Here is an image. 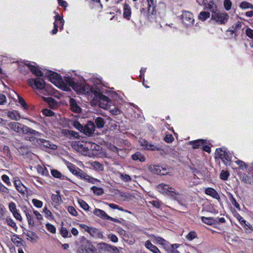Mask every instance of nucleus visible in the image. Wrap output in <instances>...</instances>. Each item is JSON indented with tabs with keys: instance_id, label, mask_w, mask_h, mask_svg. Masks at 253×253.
I'll list each match as a JSON object with an SVG mask.
<instances>
[{
	"instance_id": "obj_6",
	"label": "nucleus",
	"mask_w": 253,
	"mask_h": 253,
	"mask_svg": "<svg viewBox=\"0 0 253 253\" xmlns=\"http://www.w3.org/2000/svg\"><path fill=\"white\" fill-rule=\"evenodd\" d=\"M72 148L77 151H78L85 155H87L86 142L77 141L74 142L72 144Z\"/></svg>"
},
{
	"instance_id": "obj_3",
	"label": "nucleus",
	"mask_w": 253,
	"mask_h": 253,
	"mask_svg": "<svg viewBox=\"0 0 253 253\" xmlns=\"http://www.w3.org/2000/svg\"><path fill=\"white\" fill-rule=\"evenodd\" d=\"M90 91L93 95V102L98 103L100 107L105 109H107L109 103L108 97L98 91L93 90L92 88L90 89Z\"/></svg>"
},
{
	"instance_id": "obj_20",
	"label": "nucleus",
	"mask_w": 253,
	"mask_h": 253,
	"mask_svg": "<svg viewBox=\"0 0 253 253\" xmlns=\"http://www.w3.org/2000/svg\"><path fill=\"white\" fill-rule=\"evenodd\" d=\"M93 213L96 216L104 219H108L109 216L103 210L98 209H95Z\"/></svg>"
},
{
	"instance_id": "obj_21",
	"label": "nucleus",
	"mask_w": 253,
	"mask_h": 253,
	"mask_svg": "<svg viewBox=\"0 0 253 253\" xmlns=\"http://www.w3.org/2000/svg\"><path fill=\"white\" fill-rule=\"evenodd\" d=\"M146 248L150 250L153 253H161L158 248L153 245L149 240H147L145 244Z\"/></svg>"
},
{
	"instance_id": "obj_16",
	"label": "nucleus",
	"mask_w": 253,
	"mask_h": 253,
	"mask_svg": "<svg viewBox=\"0 0 253 253\" xmlns=\"http://www.w3.org/2000/svg\"><path fill=\"white\" fill-rule=\"evenodd\" d=\"M141 145L145 147L147 150H150L152 151H158L160 148L157 146L149 143L147 141L143 140L141 142Z\"/></svg>"
},
{
	"instance_id": "obj_32",
	"label": "nucleus",
	"mask_w": 253,
	"mask_h": 253,
	"mask_svg": "<svg viewBox=\"0 0 253 253\" xmlns=\"http://www.w3.org/2000/svg\"><path fill=\"white\" fill-rule=\"evenodd\" d=\"M51 173L53 176L60 178L61 179H64L67 178L65 176L62 175L61 173L56 169H52L51 170Z\"/></svg>"
},
{
	"instance_id": "obj_43",
	"label": "nucleus",
	"mask_w": 253,
	"mask_h": 253,
	"mask_svg": "<svg viewBox=\"0 0 253 253\" xmlns=\"http://www.w3.org/2000/svg\"><path fill=\"white\" fill-rule=\"evenodd\" d=\"M68 169L74 175H76L77 174H79L77 170H79V169L78 168H76L74 165L70 164L69 166H67Z\"/></svg>"
},
{
	"instance_id": "obj_56",
	"label": "nucleus",
	"mask_w": 253,
	"mask_h": 253,
	"mask_svg": "<svg viewBox=\"0 0 253 253\" xmlns=\"http://www.w3.org/2000/svg\"><path fill=\"white\" fill-rule=\"evenodd\" d=\"M196 237V233L195 231H191L186 236V238L191 241Z\"/></svg>"
},
{
	"instance_id": "obj_39",
	"label": "nucleus",
	"mask_w": 253,
	"mask_h": 253,
	"mask_svg": "<svg viewBox=\"0 0 253 253\" xmlns=\"http://www.w3.org/2000/svg\"><path fill=\"white\" fill-rule=\"evenodd\" d=\"M60 233L63 238H70L71 237V234H69L67 229L64 227H62L60 229Z\"/></svg>"
},
{
	"instance_id": "obj_58",
	"label": "nucleus",
	"mask_w": 253,
	"mask_h": 253,
	"mask_svg": "<svg viewBox=\"0 0 253 253\" xmlns=\"http://www.w3.org/2000/svg\"><path fill=\"white\" fill-rule=\"evenodd\" d=\"M1 179L7 185L10 186L11 185V182L9 180V177L6 175H2L1 176Z\"/></svg>"
},
{
	"instance_id": "obj_52",
	"label": "nucleus",
	"mask_w": 253,
	"mask_h": 253,
	"mask_svg": "<svg viewBox=\"0 0 253 253\" xmlns=\"http://www.w3.org/2000/svg\"><path fill=\"white\" fill-rule=\"evenodd\" d=\"M242 24L240 21H238L235 23L231 28L233 29V31H237L241 27Z\"/></svg>"
},
{
	"instance_id": "obj_13",
	"label": "nucleus",
	"mask_w": 253,
	"mask_h": 253,
	"mask_svg": "<svg viewBox=\"0 0 253 253\" xmlns=\"http://www.w3.org/2000/svg\"><path fill=\"white\" fill-rule=\"evenodd\" d=\"M89 234L94 238L103 239L104 238L103 233L95 228L92 227Z\"/></svg>"
},
{
	"instance_id": "obj_37",
	"label": "nucleus",
	"mask_w": 253,
	"mask_h": 253,
	"mask_svg": "<svg viewBox=\"0 0 253 253\" xmlns=\"http://www.w3.org/2000/svg\"><path fill=\"white\" fill-rule=\"evenodd\" d=\"M37 132L38 134H27L28 135H30V136H26L25 137L26 140H29L30 141H34L36 139V137L40 136L41 135V133H40L39 132L37 131Z\"/></svg>"
},
{
	"instance_id": "obj_38",
	"label": "nucleus",
	"mask_w": 253,
	"mask_h": 253,
	"mask_svg": "<svg viewBox=\"0 0 253 253\" xmlns=\"http://www.w3.org/2000/svg\"><path fill=\"white\" fill-rule=\"evenodd\" d=\"M79 174H77L76 175L80 177L81 178H83L88 180H90V178L91 177L88 175L86 173L84 172L81 169H79V170H77Z\"/></svg>"
},
{
	"instance_id": "obj_10",
	"label": "nucleus",
	"mask_w": 253,
	"mask_h": 253,
	"mask_svg": "<svg viewBox=\"0 0 253 253\" xmlns=\"http://www.w3.org/2000/svg\"><path fill=\"white\" fill-rule=\"evenodd\" d=\"M37 141L39 144L45 148H49L52 150H56L57 148V146L56 145L44 139L40 138Z\"/></svg>"
},
{
	"instance_id": "obj_29",
	"label": "nucleus",
	"mask_w": 253,
	"mask_h": 253,
	"mask_svg": "<svg viewBox=\"0 0 253 253\" xmlns=\"http://www.w3.org/2000/svg\"><path fill=\"white\" fill-rule=\"evenodd\" d=\"M131 14L130 8L128 4L125 3L124 6V13L123 15L125 18L129 19Z\"/></svg>"
},
{
	"instance_id": "obj_28",
	"label": "nucleus",
	"mask_w": 253,
	"mask_h": 253,
	"mask_svg": "<svg viewBox=\"0 0 253 253\" xmlns=\"http://www.w3.org/2000/svg\"><path fill=\"white\" fill-rule=\"evenodd\" d=\"M148 169L153 173L161 174V168L159 166H149Z\"/></svg>"
},
{
	"instance_id": "obj_53",
	"label": "nucleus",
	"mask_w": 253,
	"mask_h": 253,
	"mask_svg": "<svg viewBox=\"0 0 253 253\" xmlns=\"http://www.w3.org/2000/svg\"><path fill=\"white\" fill-rule=\"evenodd\" d=\"M9 209L10 211L13 213L17 211L16 209V205L13 202H11L9 204Z\"/></svg>"
},
{
	"instance_id": "obj_15",
	"label": "nucleus",
	"mask_w": 253,
	"mask_h": 253,
	"mask_svg": "<svg viewBox=\"0 0 253 253\" xmlns=\"http://www.w3.org/2000/svg\"><path fill=\"white\" fill-rule=\"evenodd\" d=\"M207 195H209L212 198L219 201L220 197L218 192L212 188H207Z\"/></svg>"
},
{
	"instance_id": "obj_27",
	"label": "nucleus",
	"mask_w": 253,
	"mask_h": 253,
	"mask_svg": "<svg viewBox=\"0 0 253 253\" xmlns=\"http://www.w3.org/2000/svg\"><path fill=\"white\" fill-rule=\"evenodd\" d=\"M111 245L105 243H100L97 244L98 249L104 252H109L111 248Z\"/></svg>"
},
{
	"instance_id": "obj_11",
	"label": "nucleus",
	"mask_w": 253,
	"mask_h": 253,
	"mask_svg": "<svg viewBox=\"0 0 253 253\" xmlns=\"http://www.w3.org/2000/svg\"><path fill=\"white\" fill-rule=\"evenodd\" d=\"M204 139H198L195 141H190V144L191 145L194 149L199 148L202 147L203 151H206V144Z\"/></svg>"
},
{
	"instance_id": "obj_45",
	"label": "nucleus",
	"mask_w": 253,
	"mask_h": 253,
	"mask_svg": "<svg viewBox=\"0 0 253 253\" xmlns=\"http://www.w3.org/2000/svg\"><path fill=\"white\" fill-rule=\"evenodd\" d=\"M229 176V173L226 170H222L220 174V177L221 179L226 180Z\"/></svg>"
},
{
	"instance_id": "obj_54",
	"label": "nucleus",
	"mask_w": 253,
	"mask_h": 253,
	"mask_svg": "<svg viewBox=\"0 0 253 253\" xmlns=\"http://www.w3.org/2000/svg\"><path fill=\"white\" fill-rule=\"evenodd\" d=\"M42 112L43 114L46 116H52L54 114L53 112L47 109H43Z\"/></svg>"
},
{
	"instance_id": "obj_62",
	"label": "nucleus",
	"mask_w": 253,
	"mask_h": 253,
	"mask_svg": "<svg viewBox=\"0 0 253 253\" xmlns=\"http://www.w3.org/2000/svg\"><path fill=\"white\" fill-rule=\"evenodd\" d=\"M108 238L113 242L116 243L118 241V237L114 234H110L108 235Z\"/></svg>"
},
{
	"instance_id": "obj_64",
	"label": "nucleus",
	"mask_w": 253,
	"mask_h": 253,
	"mask_svg": "<svg viewBox=\"0 0 253 253\" xmlns=\"http://www.w3.org/2000/svg\"><path fill=\"white\" fill-rule=\"evenodd\" d=\"M173 137L171 134L167 135L164 138L165 141L168 143L171 142L173 140Z\"/></svg>"
},
{
	"instance_id": "obj_60",
	"label": "nucleus",
	"mask_w": 253,
	"mask_h": 253,
	"mask_svg": "<svg viewBox=\"0 0 253 253\" xmlns=\"http://www.w3.org/2000/svg\"><path fill=\"white\" fill-rule=\"evenodd\" d=\"M55 17V20L57 19V24H60L61 25V28L63 27V24H64V20L62 18L60 17V16L58 14L56 15Z\"/></svg>"
},
{
	"instance_id": "obj_26",
	"label": "nucleus",
	"mask_w": 253,
	"mask_h": 253,
	"mask_svg": "<svg viewBox=\"0 0 253 253\" xmlns=\"http://www.w3.org/2000/svg\"><path fill=\"white\" fill-rule=\"evenodd\" d=\"M25 234L28 237L27 240H28L36 242L38 239V236L34 232L29 231Z\"/></svg>"
},
{
	"instance_id": "obj_22",
	"label": "nucleus",
	"mask_w": 253,
	"mask_h": 253,
	"mask_svg": "<svg viewBox=\"0 0 253 253\" xmlns=\"http://www.w3.org/2000/svg\"><path fill=\"white\" fill-rule=\"evenodd\" d=\"M29 68L30 71L36 76L37 77H42L43 76V73L42 72L36 68L35 66L30 65V64H26Z\"/></svg>"
},
{
	"instance_id": "obj_2",
	"label": "nucleus",
	"mask_w": 253,
	"mask_h": 253,
	"mask_svg": "<svg viewBox=\"0 0 253 253\" xmlns=\"http://www.w3.org/2000/svg\"><path fill=\"white\" fill-rule=\"evenodd\" d=\"M9 127L17 133L23 134H38L37 131L34 130L26 126L16 122H11L8 124Z\"/></svg>"
},
{
	"instance_id": "obj_12",
	"label": "nucleus",
	"mask_w": 253,
	"mask_h": 253,
	"mask_svg": "<svg viewBox=\"0 0 253 253\" xmlns=\"http://www.w3.org/2000/svg\"><path fill=\"white\" fill-rule=\"evenodd\" d=\"M158 190L161 193H165V190L170 192L171 196L173 197L176 195V193L174 191H169V189H172V187H169V185L165 184L164 183H161L159 184L157 187Z\"/></svg>"
},
{
	"instance_id": "obj_40",
	"label": "nucleus",
	"mask_w": 253,
	"mask_h": 253,
	"mask_svg": "<svg viewBox=\"0 0 253 253\" xmlns=\"http://www.w3.org/2000/svg\"><path fill=\"white\" fill-rule=\"evenodd\" d=\"M208 2H209V3L207 5V8H208L211 12V13L213 12H215L216 9V6L215 4L211 1V0H209Z\"/></svg>"
},
{
	"instance_id": "obj_55",
	"label": "nucleus",
	"mask_w": 253,
	"mask_h": 253,
	"mask_svg": "<svg viewBox=\"0 0 253 253\" xmlns=\"http://www.w3.org/2000/svg\"><path fill=\"white\" fill-rule=\"evenodd\" d=\"M32 203L37 208H41L42 206V201L35 199L32 200Z\"/></svg>"
},
{
	"instance_id": "obj_59",
	"label": "nucleus",
	"mask_w": 253,
	"mask_h": 253,
	"mask_svg": "<svg viewBox=\"0 0 253 253\" xmlns=\"http://www.w3.org/2000/svg\"><path fill=\"white\" fill-rule=\"evenodd\" d=\"M217 223V220L215 219H213L211 217H207V224L208 225H214L215 223Z\"/></svg>"
},
{
	"instance_id": "obj_19",
	"label": "nucleus",
	"mask_w": 253,
	"mask_h": 253,
	"mask_svg": "<svg viewBox=\"0 0 253 253\" xmlns=\"http://www.w3.org/2000/svg\"><path fill=\"white\" fill-rule=\"evenodd\" d=\"M147 1L148 3V12L151 14H154L155 12L157 0H147Z\"/></svg>"
},
{
	"instance_id": "obj_8",
	"label": "nucleus",
	"mask_w": 253,
	"mask_h": 253,
	"mask_svg": "<svg viewBox=\"0 0 253 253\" xmlns=\"http://www.w3.org/2000/svg\"><path fill=\"white\" fill-rule=\"evenodd\" d=\"M95 130V125L94 123L89 121L86 124L83 126V130L82 132H83L86 135H90L92 134Z\"/></svg>"
},
{
	"instance_id": "obj_63",
	"label": "nucleus",
	"mask_w": 253,
	"mask_h": 253,
	"mask_svg": "<svg viewBox=\"0 0 253 253\" xmlns=\"http://www.w3.org/2000/svg\"><path fill=\"white\" fill-rule=\"evenodd\" d=\"M52 199L53 201L56 203H58L61 200V198L59 194L52 195Z\"/></svg>"
},
{
	"instance_id": "obj_35",
	"label": "nucleus",
	"mask_w": 253,
	"mask_h": 253,
	"mask_svg": "<svg viewBox=\"0 0 253 253\" xmlns=\"http://www.w3.org/2000/svg\"><path fill=\"white\" fill-rule=\"evenodd\" d=\"M91 189L93 192L96 195L100 196L104 193V190L102 188H98L96 186H92Z\"/></svg>"
},
{
	"instance_id": "obj_4",
	"label": "nucleus",
	"mask_w": 253,
	"mask_h": 253,
	"mask_svg": "<svg viewBox=\"0 0 253 253\" xmlns=\"http://www.w3.org/2000/svg\"><path fill=\"white\" fill-rule=\"evenodd\" d=\"M229 15L226 12H213L211 15V20L218 24H225L229 19Z\"/></svg>"
},
{
	"instance_id": "obj_50",
	"label": "nucleus",
	"mask_w": 253,
	"mask_h": 253,
	"mask_svg": "<svg viewBox=\"0 0 253 253\" xmlns=\"http://www.w3.org/2000/svg\"><path fill=\"white\" fill-rule=\"evenodd\" d=\"M25 212L27 220H28L29 225L33 226L34 224V221L33 218H32L31 215L30 214V213L29 212H27L26 211H25Z\"/></svg>"
},
{
	"instance_id": "obj_34",
	"label": "nucleus",
	"mask_w": 253,
	"mask_h": 253,
	"mask_svg": "<svg viewBox=\"0 0 253 253\" xmlns=\"http://www.w3.org/2000/svg\"><path fill=\"white\" fill-rule=\"evenodd\" d=\"M11 240L13 242L17 244V246L23 245V240L17 235H13Z\"/></svg>"
},
{
	"instance_id": "obj_18",
	"label": "nucleus",
	"mask_w": 253,
	"mask_h": 253,
	"mask_svg": "<svg viewBox=\"0 0 253 253\" xmlns=\"http://www.w3.org/2000/svg\"><path fill=\"white\" fill-rule=\"evenodd\" d=\"M43 99L45 102L48 104L50 108L54 109L58 107V103L57 101L53 98L43 97Z\"/></svg>"
},
{
	"instance_id": "obj_31",
	"label": "nucleus",
	"mask_w": 253,
	"mask_h": 253,
	"mask_svg": "<svg viewBox=\"0 0 253 253\" xmlns=\"http://www.w3.org/2000/svg\"><path fill=\"white\" fill-rule=\"evenodd\" d=\"M239 7L240 8L242 9H253V4L246 1L241 2V3L240 4Z\"/></svg>"
},
{
	"instance_id": "obj_44",
	"label": "nucleus",
	"mask_w": 253,
	"mask_h": 253,
	"mask_svg": "<svg viewBox=\"0 0 253 253\" xmlns=\"http://www.w3.org/2000/svg\"><path fill=\"white\" fill-rule=\"evenodd\" d=\"M78 201V203H79V205H80V206L85 211L88 210L89 207L85 202H84V200H83L82 199H79Z\"/></svg>"
},
{
	"instance_id": "obj_51",
	"label": "nucleus",
	"mask_w": 253,
	"mask_h": 253,
	"mask_svg": "<svg viewBox=\"0 0 253 253\" xmlns=\"http://www.w3.org/2000/svg\"><path fill=\"white\" fill-rule=\"evenodd\" d=\"M19 103L21 104V105L25 109H27V105L25 101V100L20 95H18Z\"/></svg>"
},
{
	"instance_id": "obj_30",
	"label": "nucleus",
	"mask_w": 253,
	"mask_h": 253,
	"mask_svg": "<svg viewBox=\"0 0 253 253\" xmlns=\"http://www.w3.org/2000/svg\"><path fill=\"white\" fill-rule=\"evenodd\" d=\"M95 123L98 128H102L105 125V121L101 117H97L96 118H94Z\"/></svg>"
},
{
	"instance_id": "obj_47",
	"label": "nucleus",
	"mask_w": 253,
	"mask_h": 253,
	"mask_svg": "<svg viewBox=\"0 0 253 253\" xmlns=\"http://www.w3.org/2000/svg\"><path fill=\"white\" fill-rule=\"evenodd\" d=\"M234 216L239 221L241 224H243V222H245V219L240 215V214L235 211L233 212Z\"/></svg>"
},
{
	"instance_id": "obj_46",
	"label": "nucleus",
	"mask_w": 253,
	"mask_h": 253,
	"mask_svg": "<svg viewBox=\"0 0 253 253\" xmlns=\"http://www.w3.org/2000/svg\"><path fill=\"white\" fill-rule=\"evenodd\" d=\"M72 125L81 132L83 130V126H82L79 122L74 121L72 123Z\"/></svg>"
},
{
	"instance_id": "obj_9",
	"label": "nucleus",
	"mask_w": 253,
	"mask_h": 253,
	"mask_svg": "<svg viewBox=\"0 0 253 253\" xmlns=\"http://www.w3.org/2000/svg\"><path fill=\"white\" fill-rule=\"evenodd\" d=\"M182 19L183 22L187 25L193 24L194 21L193 14L189 11H185L183 13Z\"/></svg>"
},
{
	"instance_id": "obj_36",
	"label": "nucleus",
	"mask_w": 253,
	"mask_h": 253,
	"mask_svg": "<svg viewBox=\"0 0 253 253\" xmlns=\"http://www.w3.org/2000/svg\"><path fill=\"white\" fill-rule=\"evenodd\" d=\"M232 154L228 151L225 155L224 160H222L225 165H229L230 161L232 159Z\"/></svg>"
},
{
	"instance_id": "obj_14",
	"label": "nucleus",
	"mask_w": 253,
	"mask_h": 253,
	"mask_svg": "<svg viewBox=\"0 0 253 253\" xmlns=\"http://www.w3.org/2000/svg\"><path fill=\"white\" fill-rule=\"evenodd\" d=\"M70 106L71 110L76 113H79L81 112V108L77 104L76 101L73 98L70 99Z\"/></svg>"
},
{
	"instance_id": "obj_61",
	"label": "nucleus",
	"mask_w": 253,
	"mask_h": 253,
	"mask_svg": "<svg viewBox=\"0 0 253 253\" xmlns=\"http://www.w3.org/2000/svg\"><path fill=\"white\" fill-rule=\"evenodd\" d=\"M246 35L251 38V39H253V30L249 28H248L246 30Z\"/></svg>"
},
{
	"instance_id": "obj_24",
	"label": "nucleus",
	"mask_w": 253,
	"mask_h": 253,
	"mask_svg": "<svg viewBox=\"0 0 253 253\" xmlns=\"http://www.w3.org/2000/svg\"><path fill=\"white\" fill-rule=\"evenodd\" d=\"M227 152L228 150L225 148H221L216 149V155H217L221 160H224L225 155Z\"/></svg>"
},
{
	"instance_id": "obj_42",
	"label": "nucleus",
	"mask_w": 253,
	"mask_h": 253,
	"mask_svg": "<svg viewBox=\"0 0 253 253\" xmlns=\"http://www.w3.org/2000/svg\"><path fill=\"white\" fill-rule=\"evenodd\" d=\"M232 2L230 0H224L223 6L226 10L229 11L231 9Z\"/></svg>"
},
{
	"instance_id": "obj_48",
	"label": "nucleus",
	"mask_w": 253,
	"mask_h": 253,
	"mask_svg": "<svg viewBox=\"0 0 253 253\" xmlns=\"http://www.w3.org/2000/svg\"><path fill=\"white\" fill-rule=\"evenodd\" d=\"M120 177L125 182H129L132 180L131 177L126 174L120 173Z\"/></svg>"
},
{
	"instance_id": "obj_5",
	"label": "nucleus",
	"mask_w": 253,
	"mask_h": 253,
	"mask_svg": "<svg viewBox=\"0 0 253 253\" xmlns=\"http://www.w3.org/2000/svg\"><path fill=\"white\" fill-rule=\"evenodd\" d=\"M29 85L33 88L35 87L37 89H42L45 87V83L42 78L30 79L28 80Z\"/></svg>"
},
{
	"instance_id": "obj_23",
	"label": "nucleus",
	"mask_w": 253,
	"mask_h": 253,
	"mask_svg": "<svg viewBox=\"0 0 253 253\" xmlns=\"http://www.w3.org/2000/svg\"><path fill=\"white\" fill-rule=\"evenodd\" d=\"M86 147L87 154L89 153L90 151L98 150L99 146L94 143H91L89 141L86 142Z\"/></svg>"
},
{
	"instance_id": "obj_1",
	"label": "nucleus",
	"mask_w": 253,
	"mask_h": 253,
	"mask_svg": "<svg viewBox=\"0 0 253 253\" xmlns=\"http://www.w3.org/2000/svg\"><path fill=\"white\" fill-rule=\"evenodd\" d=\"M47 77L51 83L55 85L59 86L63 90L68 91L69 90L70 88L67 86V84L73 88H75L76 86V83L73 79L69 77H65L64 80H63L59 74L51 71L48 72Z\"/></svg>"
},
{
	"instance_id": "obj_57",
	"label": "nucleus",
	"mask_w": 253,
	"mask_h": 253,
	"mask_svg": "<svg viewBox=\"0 0 253 253\" xmlns=\"http://www.w3.org/2000/svg\"><path fill=\"white\" fill-rule=\"evenodd\" d=\"M68 211L72 215L76 216L78 214H77V211H76L75 209L73 207H72V206L68 207Z\"/></svg>"
},
{
	"instance_id": "obj_33",
	"label": "nucleus",
	"mask_w": 253,
	"mask_h": 253,
	"mask_svg": "<svg viewBox=\"0 0 253 253\" xmlns=\"http://www.w3.org/2000/svg\"><path fill=\"white\" fill-rule=\"evenodd\" d=\"M8 116L12 120L18 121L20 118V116L17 112H9L8 113Z\"/></svg>"
},
{
	"instance_id": "obj_49",
	"label": "nucleus",
	"mask_w": 253,
	"mask_h": 253,
	"mask_svg": "<svg viewBox=\"0 0 253 253\" xmlns=\"http://www.w3.org/2000/svg\"><path fill=\"white\" fill-rule=\"evenodd\" d=\"M45 226L47 230L50 232L52 233H55L56 232V228L54 225L50 223H47Z\"/></svg>"
},
{
	"instance_id": "obj_25",
	"label": "nucleus",
	"mask_w": 253,
	"mask_h": 253,
	"mask_svg": "<svg viewBox=\"0 0 253 253\" xmlns=\"http://www.w3.org/2000/svg\"><path fill=\"white\" fill-rule=\"evenodd\" d=\"M132 159L134 161L139 160L140 162H143L145 160L144 156L139 152H137L132 155Z\"/></svg>"
},
{
	"instance_id": "obj_7",
	"label": "nucleus",
	"mask_w": 253,
	"mask_h": 253,
	"mask_svg": "<svg viewBox=\"0 0 253 253\" xmlns=\"http://www.w3.org/2000/svg\"><path fill=\"white\" fill-rule=\"evenodd\" d=\"M82 243L81 245L83 247L84 253H92L94 252V247L91 245V243L88 240H87L85 238L83 237Z\"/></svg>"
},
{
	"instance_id": "obj_41",
	"label": "nucleus",
	"mask_w": 253,
	"mask_h": 253,
	"mask_svg": "<svg viewBox=\"0 0 253 253\" xmlns=\"http://www.w3.org/2000/svg\"><path fill=\"white\" fill-rule=\"evenodd\" d=\"M235 163L239 166V168L243 170H246L247 166L245 162L241 160H237L235 161Z\"/></svg>"
},
{
	"instance_id": "obj_17",
	"label": "nucleus",
	"mask_w": 253,
	"mask_h": 253,
	"mask_svg": "<svg viewBox=\"0 0 253 253\" xmlns=\"http://www.w3.org/2000/svg\"><path fill=\"white\" fill-rule=\"evenodd\" d=\"M14 185L18 192L23 195H24L27 192V188L22 184L20 180H15Z\"/></svg>"
}]
</instances>
